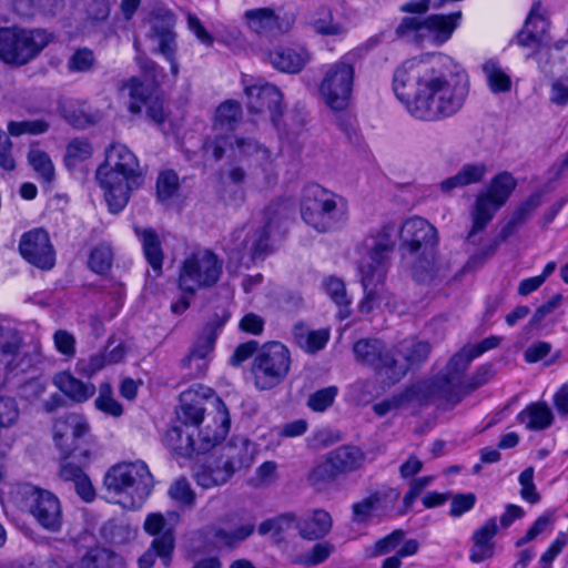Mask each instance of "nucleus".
Wrapping results in <instances>:
<instances>
[{
  "mask_svg": "<svg viewBox=\"0 0 568 568\" xmlns=\"http://www.w3.org/2000/svg\"><path fill=\"white\" fill-rule=\"evenodd\" d=\"M27 511L47 531L58 532L62 528L63 513L58 496L50 490L28 485L23 490Z\"/></svg>",
  "mask_w": 568,
  "mask_h": 568,
  "instance_id": "ddd939ff",
  "label": "nucleus"
},
{
  "mask_svg": "<svg viewBox=\"0 0 568 568\" xmlns=\"http://www.w3.org/2000/svg\"><path fill=\"white\" fill-rule=\"evenodd\" d=\"M51 40L52 34L44 29L2 27L0 60L8 65L22 67L36 59Z\"/></svg>",
  "mask_w": 568,
  "mask_h": 568,
  "instance_id": "423d86ee",
  "label": "nucleus"
},
{
  "mask_svg": "<svg viewBox=\"0 0 568 568\" xmlns=\"http://www.w3.org/2000/svg\"><path fill=\"white\" fill-rule=\"evenodd\" d=\"M23 345V338L19 331L0 325V354L14 357Z\"/></svg>",
  "mask_w": 568,
  "mask_h": 568,
  "instance_id": "680f3d73",
  "label": "nucleus"
},
{
  "mask_svg": "<svg viewBox=\"0 0 568 568\" xmlns=\"http://www.w3.org/2000/svg\"><path fill=\"white\" fill-rule=\"evenodd\" d=\"M326 455L338 476L362 469L366 462V454L355 445H342Z\"/></svg>",
  "mask_w": 568,
  "mask_h": 568,
  "instance_id": "bb28decb",
  "label": "nucleus"
},
{
  "mask_svg": "<svg viewBox=\"0 0 568 568\" xmlns=\"http://www.w3.org/2000/svg\"><path fill=\"white\" fill-rule=\"evenodd\" d=\"M334 550L335 547L329 541L317 542L311 549L298 556L294 560V564L314 567L326 561Z\"/></svg>",
  "mask_w": 568,
  "mask_h": 568,
  "instance_id": "3c124183",
  "label": "nucleus"
},
{
  "mask_svg": "<svg viewBox=\"0 0 568 568\" xmlns=\"http://www.w3.org/2000/svg\"><path fill=\"white\" fill-rule=\"evenodd\" d=\"M92 154V148L88 140L73 139L67 146L64 163L73 169L78 163L88 160Z\"/></svg>",
  "mask_w": 568,
  "mask_h": 568,
  "instance_id": "4d7b16f0",
  "label": "nucleus"
},
{
  "mask_svg": "<svg viewBox=\"0 0 568 568\" xmlns=\"http://www.w3.org/2000/svg\"><path fill=\"white\" fill-rule=\"evenodd\" d=\"M173 27L174 17L168 11L152 18L150 37L158 42L159 51L176 45Z\"/></svg>",
  "mask_w": 568,
  "mask_h": 568,
  "instance_id": "58836bf2",
  "label": "nucleus"
},
{
  "mask_svg": "<svg viewBox=\"0 0 568 568\" xmlns=\"http://www.w3.org/2000/svg\"><path fill=\"white\" fill-rule=\"evenodd\" d=\"M94 64V53L88 48L75 50L68 60V69L71 72H89L93 69Z\"/></svg>",
  "mask_w": 568,
  "mask_h": 568,
  "instance_id": "69168bd1",
  "label": "nucleus"
},
{
  "mask_svg": "<svg viewBox=\"0 0 568 568\" xmlns=\"http://www.w3.org/2000/svg\"><path fill=\"white\" fill-rule=\"evenodd\" d=\"M144 530L154 536L149 549L139 558L140 568H151L159 557L165 566H169L175 548L173 526L168 525V519L160 513L150 514L144 521Z\"/></svg>",
  "mask_w": 568,
  "mask_h": 568,
  "instance_id": "4468645a",
  "label": "nucleus"
},
{
  "mask_svg": "<svg viewBox=\"0 0 568 568\" xmlns=\"http://www.w3.org/2000/svg\"><path fill=\"white\" fill-rule=\"evenodd\" d=\"M412 257L410 274L414 281L419 284H438L450 273L449 262L436 258V251L418 253Z\"/></svg>",
  "mask_w": 568,
  "mask_h": 568,
  "instance_id": "aec40b11",
  "label": "nucleus"
},
{
  "mask_svg": "<svg viewBox=\"0 0 568 568\" xmlns=\"http://www.w3.org/2000/svg\"><path fill=\"white\" fill-rule=\"evenodd\" d=\"M486 174L487 165L484 162L467 163L455 175L442 181L439 189L444 193H450L454 189L481 182Z\"/></svg>",
  "mask_w": 568,
  "mask_h": 568,
  "instance_id": "2f4dec72",
  "label": "nucleus"
},
{
  "mask_svg": "<svg viewBox=\"0 0 568 568\" xmlns=\"http://www.w3.org/2000/svg\"><path fill=\"white\" fill-rule=\"evenodd\" d=\"M19 250L24 260L39 268L50 270L54 265V251L49 234L43 230L24 233Z\"/></svg>",
  "mask_w": 568,
  "mask_h": 568,
  "instance_id": "f3484780",
  "label": "nucleus"
},
{
  "mask_svg": "<svg viewBox=\"0 0 568 568\" xmlns=\"http://www.w3.org/2000/svg\"><path fill=\"white\" fill-rule=\"evenodd\" d=\"M231 149L237 150L240 155L255 156L260 161L270 159V151L264 145L260 144L253 138L235 136L234 143L230 144Z\"/></svg>",
  "mask_w": 568,
  "mask_h": 568,
  "instance_id": "6e6d98bb",
  "label": "nucleus"
},
{
  "mask_svg": "<svg viewBox=\"0 0 568 568\" xmlns=\"http://www.w3.org/2000/svg\"><path fill=\"white\" fill-rule=\"evenodd\" d=\"M520 423L526 424L530 430H542L548 428L554 422V414L544 402L530 404L517 416Z\"/></svg>",
  "mask_w": 568,
  "mask_h": 568,
  "instance_id": "4c0bfd02",
  "label": "nucleus"
},
{
  "mask_svg": "<svg viewBox=\"0 0 568 568\" xmlns=\"http://www.w3.org/2000/svg\"><path fill=\"white\" fill-rule=\"evenodd\" d=\"M355 70L346 60L331 64L320 83L318 91L324 103L333 111L345 110L351 101Z\"/></svg>",
  "mask_w": 568,
  "mask_h": 568,
  "instance_id": "f8f14e48",
  "label": "nucleus"
},
{
  "mask_svg": "<svg viewBox=\"0 0 568 568\" xmlns=\"http://www.w3.org/2000/svg\"><path fill=\"white\" fill-rule=\"evenodd\" d=\"M324 290L331 300L339 307L338 316L341 320L348 317L351 300L346 293L344 282L335 276L327 277L323 282Z\"/></svg>",
  "mask_w": 568,
  "mask_h": 568,
  "instance_id": "c03bdc74",
  "label": "nucleus"
},
{
  "mask_svg": "<svg viewBox=\"0 0 568 568\" xmlns=\"http://www.w3.org/2000/svg\"><path fill=\"white\" fill-rule=\"evenodd\" d=\"M291 363V353L284 344L265 343L255 355L251 367L255 386L266 390L280 385L287 376Z\"/></svg>",
  "mask_w": 568,
  "mask_h": 568,
  "instance_id": "1a4fd4ad",
  "label": "nucleus"
},
{
  "mask_svg": "<svg viewBox=\"0 0 568 568\" xmlns=\"http://www.w3.org/2000/svg\"><path fill=\"white\" fill-rule=\"evenodd\" d=\"M425 386H419L418 383L407 387L405 390L399 393L398 395H394L390 399L383 400L373 406V410L378 416H384L392 409L398 408L407 403H417L419 405H424L427 402L424 395Z\"/></svg>",
  "mask_w": 568,
  "mask_h": 568,
  "instance_id": "e433bc0d",
  "label": "nucleus"
},
{
  "mask_svg": "<svg viewBox=\"0 0 568 568\" xmlns=\"http://www.w3.org/2000/svg\"><path fill=\"white\" fill-rule=\"evenodd\" d=\"M257 453L255 444L245 436H233L220 450V457L235 474L248 469Z\"/></svg>",
  "mask_w": 568,
  "mask_h": 568,
  "instance_id": "4be33fe9",
  "label": "nucleus"
},
{
  "mask_svg": "<svg viewBox=\"0 0 568 568\" xmlns=\"http://www.w3.org/2000/svg\"><path fill=\"white\" fill-rule=\"evenodd\" d=\"M53 438L64 459L89 463L92 449L90 425L83 415L69 413L58 418Z\"/></svg>",
  "mask_w": 568,
  "mask_h": 568,
  "instance_id": "6e6552de",
  "label": "nucleus"
},
{
  "mask_svg": "<svg viewBox=\"0 0 568 568\" xmlns=\"http://www.w3.org/2000/svg\"><path fill=\"white\" fill-rule=\"evenodd\" d=\"M243 19L252 32L266 38L283 36L291 27L288 21L270 7L246 10Z\"/></svg>",
  "mask_w": 568,
  "mask_h": 568,
  "instance_id": "6ab92c4d",
  "label": "nucleus"
},
{
  "mask_svg": "<svg viewBox=\"0 0 568 568\" xmlns=\"http://www.w3.org/2000/svg\"><path fill=\"white\" fill-rule=\"evenodd\" d=\"M539 4L532 7L524 28L517 34L519 45L536 49L544 41L548 30V21L539 13Z\"/></svg>",
  "mask_w": 568,
  "mask_h": 568,
  "instance_id": "cd10ccee",
  "label": "nucleus"
},
{
  "mask_svg": "<svg viewBox=\"0 0 568 568\" xmlns=\"http://www.w3.org/2000/svg\"><path fill=\"white\" fill-rule=\"evenodd\" d=\"M301 216L320 233L336 231L346 221L342 201H337L333 192L315 183L306 185L302 191Z\"/></svg>",
  "mask_w": 568,
  "mask_h": 568,
  "instance_id": "39448f33",
  "label": "nucleus"
},
{
  "mask_svg": "<svg viewBox=\"0 0 568 568\" xmlns=\"http://www.w3.org/2000/svg\"><path fill=\"white\" fill-rule=\"evenodd\" d=\"M271 231V227H266V225H264L247 236L245 243L253 260L261 258L270 252L268 239Z\"/></svg>",
  "mask_w": 568,
  "mask_h": 568,
  "instance_id": "bf43d9fd",
  "label": "nucleus"
},
{
  "mask_svg": "<svg viewBox=\"0 0 568 568\" xmlns=\"http://www.w3.org/2000/svg\"><path fill=\"white\" fill-rule=\"evenodd\" d=\"M50 125L44 120H26V121H10L8 123V132L12 136H20L22 134H42L49 130Z\"/></svg>",
  "mask_w": 568,
  "mask_h": 568,
  "instance_id": "e2e57ef3",
  "label": "nucleus"
},
{
  "mask_svg": "<svg viewBox=\"0 0 568 568\" xmlns=\"http://www.w3.org/2000/svg\"><path fill=\"white\" fill-rule=\"evenodd\" d=\"M95 179L104 192L110 212L114 214L126 206L131 192L144 181L136 156L121 143H113L106 149L105 160L98 168Z\"/></svg>",
  "mask_w": 568,
  "mask_h": 568,
  "instance_id": "f03ea898",
  "label": "nucleus"
},
{
  "mask_svg": "<svg viewBox=\"0 0 568 568\" xmlns=\"http://www.w3.org/2000/svg\"><path fill=\"white\" fill-rule=\"evenodd\" d=\"M393 351L394 356L403 358L402 363L397 361V366H404L406 375L410 368L420 366L428 358L432 345L426 341L409 338L399 342Z\"/></svg>",
  "mask_w": 568,
  "mask_h": 568,
  "instance_id": "c85d7f7f",
  "label": "nucleus"
},
{
  "mask_svg": "<svg viewBox=\"0 0 568 568\" xmlns=\"http://www.w3.org/2000/svg\"><path fill=\"white\" fill-rule=\"evenodd\" d=\"M337 477V471L333 468V464L329 463V458L326 456L324 462L311 469L307 480L311 486L321 488L326 484L333 483Z\"/></svg>",
  "mask_w": 568,
  "mask_h": 568,
  "instance_id": "052dcab7",
  "label": "nucleus"
},
{
  "mask_svg": "<svg viewBox=\"0 0 568 568\" xmlns=\"http://www.w3.org/2000/svg\"><path fill=\"white\" fill-rule=\"evenodd\" d=\"M541 202L542 193L540 191L530 194L523 201L500 230V240L506 241L520 225L526 223L531 214L541 205Z\"/></svg>",
  "mask_w": 568,
  "mask_h": 568,
  "instance_id": "72a5a7b5",
  "label": "nucleus"
},
{
  "mask_svg": "<svg viewBox=\"0 0 568 568\" xmlns=\"http://www.w3.org/2000/svg\"><path fill=\"white\" fill-rule=\"evenodd\" d=\"M164 444L180 457L190 458L194 454H201L199 440H195L193 433H189L183 425L172 426L165 433Z\"/></svg>",
  "mask_w": 568,
  "mask_h": 568,
  "instance_id": "473e14b6",
  "label": "nucleus"
},
{
  "mask_svg": "<svg viewBox=\"0 0 568 568\" xmlns=\"http://www.w3.org/2000/svg\"><path fill=\"white\" fill-rule=\"evenodd\" d=\"M241 116L242 109L239 102L234 100L224 101L216 109L214 129L233 130L235 124L240 122Z\"/></svg>",
  "mask_w": 568,
  "mask_h": 568,
  "instance_id": "49530a36",
  "label": "nucleus"
},
{
  "mask_svg": "<svg viewBox=\"0 0 568 568\" xmlns=\"http://www.w3.org/2000/svg\"><path fill=\"white\" fill-rule=\"evenodd\" d=\"M179 190V176L172 171H163L156 180V194L160 201L171 199Z\"/></svg>",
  "mask_w": 568,
  "mask_h": 568,
  "instance_id": "0e129e2a",
  "label": "nucleus"
},
{
  "mask_svg": "<svg viewBox=\"0 0 568 568\" xmlns=\"http://www.w3.org/2000/svg\"><path fill=\"white\" fill-rule=\"evenodd\" d=\"M517 183L513 175L508 172H503L497 174L490 181L486 193L491 196L497 202V204L503 206L511 195Z\"/></svg>",
  "mask_w": 568,
  "mask_h": 568,
  "instance_id": "de8ad7c7",
  "label": "nucleus"
},
{
  "mask_svg": "<svg viewBox=\"0 0 568 568\" xmlns=\"http://www.w3.org/2000/svg\"><path fill=\"white\" fill-rule=\"evenodd\" d=\"M222 266V261L209 250L192 253L180 267L179 287L192 295L201 288L212 287L220 280Z\"/></svg>",
  "mask_w": 568,
  "mask_h": 568,
  "instance_id": "9d476101",
  "label": "nucleus"
},
{
  "mask_svg": "<svg viewBox=\"0 0 568 568\" xmlns=\"http://www.w3.org/2000/svg\"><path fill=\"white\" fill-rule=\"evenodd\" d=\"M223 326V321L215 317L209 321L197 337L190 354L182 361L183 366L192 368L195 364V375H201L206 368V356L213 351L217 332Z\"/></svg>",
  "mask_w": 568,
  "mask_h": 568,
  "instance_id": "412c9836",
  "label": "nucleus"
},
{
  "mask_svg": "<svg viewBox=\"0 0 568 568\" xmlns=\"http://www.w3.org/2000/svg\"><path fill=\"white\" fill-rule=\"evenodd\" d=\"M28 161L44 182L49 183L54 179L53 163L44 151L31 149L28 153Z\"/></svg>",
  "mask_w": 568,
  "mask_h": 568,
  "instance_id": "5fc2aeb1",
  "label": "nucleus"
},
{
  "mask_svg": "<svg viewBox=\"0 0 568 568\" xmlns=\"http://www.w3.org/2000/svg\"><path fill=\"white\" fill-rule=\"evenodd\" d=\"M122 90H128L131 99L129 110L133 114H139L142 111V105L151 99L148 88L136 78H132L123 84Z\"/></svg>",
  "mask_w": 568,
  "mask_h": 568,
  "instance_id": "864d4df0",
  "label": "nucleus"
},
{
  "mask_svg": "<svg viewBox=\"0 0 568 568\" xmlns=\"http://www.w3.org/2000/svg\"><path fill=\"white\" fill-rule=\"evenodd\" d=\"M77 565L78 568H124L123 559L119 555L101 547L90 549Z\"/></svg>",
  "mask_w": 568,
  "mask_h": 568,
  "instance_id": "ea45409f",
  "label": "nucleus"
},
{
  "mask_svg": "<svg viewBox=\"0 0 568 568\" xmlns=\"http://www.w3.org/2000/svg\"><path fill=\"white\" fill-rule=\"evenodd\" d=\"M474 358L469 349L464 346L449 358L439 375L430 381L418 382L419 386H425L423 393L427 402L438 399L450 405L460 403L465 397L464 373Z\"/></svg>",
  "mask_w": 568,
  "mask_h": 568,
  "instance_id": "0eeeda50",
  "label": "nucleus"
},
{
  "mask_svg": "<svg viewBox=\"0 0 568 568\" xmlns=\"http://www.w3.org/2000/svg\"><path fill=\"white\" fill-rule=\"evenodd\" d=\"M353 352L356 361L373 368L376 375L384 377L387 386L395 385L405 377V367L397 366L393 348L381 339H359L354 344Z\"/></svg>",
  "mask_w": 568,
  "mask_h": 568,
  "instance_id": "9b49d317",
  "label": "nucleus"
},
{
  "mask_svg": "<svg viewBox=\"0 0 568 568\" xmlns=\"http://www.w3.org/2000/svg\"><path fill=\"white\" fill-rule=\"evenodd\" d=\"M500 207L501 205L497 204L486 192L480 193L477 195L471 211V220L476 222L478 227L487 226Z\"/></svg>",
  "mask_w": 568,
  "mask_h": 568,
  "instance_id": "09e8293b",
  "label": "nucleus"
},
{
  "mask_svg": "<svg viewBox=\"0 0 568 568\" xmlns=\"http://www.w3.org/2000/svg\"><path fill=\"white\" fill-rule=\"evenodd\" d=\"M225 462L219 456L204 463L195 474L196 484L205 489L225 485L234 476Z\"/></svg>",
  "mask_w": 568,
  "mask_h": 568,
  "instance_id": "c756f323",
  "label": "nucleus"
},
{
  "mask_svg": "<svg viewBox=\"0 0 568 568\" xmlns=\"http://www.w3.org/2000/svg\"><path fill=\"white\" fill-rule=\"evenodd\" d=\"M103 484L123 508L138 509L152 491L153 476L144 462H124L106 471Z\"/></svg>",
  "mask_w": 568,
  "mask_h": 568,
  "instance_id": "7ed1b4c3",
  "label": "nucleus"
},
{
  "mask_svg": "<svg viewBox=\"0 0 568 568\" xmlns=\"http://www.w3.org/2000/svg\"><path fill=\"white\" fill-rule=\"evenodd\" d=\"M254 531L255 525L252 521L243 523L233 529L214 527L213 539L220 547L235 548L252 536Z\"/></svg>",
  "mask_w": 568,
  "mask_h": 568,
  "instance_id": "a19ab883",
  "label": "nucleus"
},
{
  "mask_svg": "<svg viewBox=\"0 0 568 568\" xmlns=\"http://www.w3.org/2000/svg\"><path fill=\"white\" fill-rule=\"evenodd\" d=\"M136 234L141 236L143 244V252L152 266L153 271L160 273L163 264V252L158 234L152 229H146L140 232L135 230Z\"/></svg>",
  "mask_w": 568,
  "mask_h": 568,
  "instance_id": "37998d69",
  "label": "nucleus"
},
{
  "mask_svg": "<svg viewBox=\"0 0 568 568\" xmlns=\"http://www.w3.org/2000/svg\"><path fill=\"white\" fill-rule=\"evenodd\" d=\"M247 109L251 113H270L274 124L283 113V94L277 87L271 83H255L245 89Z\"/></svg>",
  "mask_w": 568,
  "mask_h": 568,
  "instance_id": "a211bd4d",
  "label": "nucleus"
},
{
  "mask_svg": "<svg viewBox=\"0 0 568 568\" xmlns=\"http://www.w3.org/2000/svg\"><path fill=\"white\" fill-rule=\"evenodd\" d=\"M337 395V387L328 386L310 395L307 406L314 412H324L333 403Z\"/></svg>",
  "mask_w": 568,
  "mask_h": 568,
  "instance_id": "774afa93",
  "label": "nucleus"
},
{
  "mask_svg": "<svg viewBox=\"0 0 568 568\" xmlns=\"http://www.w3.org/2000/svg\"><path fill=\"white\" fill-rule=\"evenodd\" d=\"M210 398L192 389L180 395V405L176 408L179 422L186 428L200 427L206 416L205 404Z\"/></svg>",
  "mask_w": 568,
  "mask_h": 568,
  "instance_id": "5701e85b",
  "label": "nucleus"
},
{
  "mask_svg": "<svg viewBox=\"0 0 568 568\" xmlns=\"http://www.w3.org/2000/svg\"><path fill=\"white\" fill-rule=\"evenodd\" d=\"M333 527L332 516L324 509H313L296 521V529L305 540H318L329 534Z\"/></svg>",
  "mask_w": 568,
  "mask_h": 568,
  "instance_id": "a878e982",
  "label": "nucleus"
},
{
  "mask_svg": "<svg viewBox=\"0 0 568 568\" xmlns=\"http://www.w3.org/2000/svg\"><path fill=\"white\" fill-rule=\"evenodd\" d=\"M292 334L295 343L311 354L324 348L329 339L327 329L312 331L304 323H296L293 326Z\"/></svg>",
  "mask_w": 568,
  "mask_h": 568,
  "instance_id": "f704fd0d",
  "label": "nucleus"
},
{
  "mask_svg": "<svg viewBox=\"0 0 568 568\" xmlns=\"http://www.w3.org/2000/svg\"><path fill=\"white\" fill-rule=\"evenodd\" d=\"M393 89L409 113L435 121L457 113L469 91L466 71L444 54L413 58L394 72Z\"/></svg>",
  "mask_w": 568,
  "mask_h": 568,
  "instance_id": "f257e3e1",
  "label": "nucleus"
},
{
  "mask_svg": "<svg viewBox=\"0 0 568 568\" xmlns=\"http://www.w3.org/2000/svg\"><path fill=\"white\" fill-rule=\"evenodd\" d=\"M481 71L486 78L488 88L493 93H505L511 89V79L503 70L498 61L487 60L481 65Z\"/></svg>",
  "mask_w": 568,
  "mask_h": 568,
  "instance_id": "79ce46f5",
  "label": "nucleus"
},
{
  "mask_svg": "<svg viewBox=\"0 0 568 568\" xmlns=\"http://www.w3.org/2000/svg\"><path fill=\"white\" fill-rule=\"evenodd\" d=\"M214 413L206 414L203 426L197 427L200 453H206L221 443L227 435L231 426L229 410L220 397L212 400Z\"/></svg>",
  "mask_w": 568,
  "mask_h": 568,
  "instance_id": "dca6fc26",
  "label": "nucleus"
},
{
  "mask_svg": "<svg viewBox=\"0 0 568 568\" xmlns=\"http://www.w3.org/2000/svg\"><path fill=\"white\" fill-rule=\"evenodd\" d=\"M397 226L395 222H387L372 237L369 256L372 262L359 267L361 282L364 291V298L359 303L362 313H369L379 302L386 278L384 262L395 247V234Z\"/></svg>",
  "mask_w": 568,
  "mask_h": 568,
  "instance_id": "20e7f679",
  "label": "nucleus"
},
{
  "mask_svg": "<svg viewBox=\"0 0 568 568\" xmlns=\"http://www.w3.org/2000/svg\"><path fill=\"white\" fill-rule=\"evenodd\" d=\"M113 262V251L110 244L101 243L90 253L88 265L97 274L106 273Z\"/></svg>",
  "mask_w": 568,
  "mask_h": 568,
  "instance_id": "603ef678",
  "label": "nucleus"
},
{
  "mask_svg": "<svg viewBox=\"0 0 568 568\" xmlns=\"http://www.w3.org/2000/svg\"><path fill=\"white\" fill-rule=\"evenodd\" d=\"M381 499V494L378 491H374L367 497L354 503L352 505V523L367 526L373 518Z\"/></svg>",
  "mask_w": 568,
  "mask_h": 568,
  "instance_id": "a18cd8bd",
  "label": "nucleus"
},
{
  "mask_svg": "<svg viewBox=\"0 0 568 568\" xmlns=\"http://www.w3.org/2000/svg\"><path fill=\"white\" fill-rule=\"evenodd\" d=\"M462 19V11L449 14L435 13L424 18L426 38H430L437 45L446 43L459 27Z\"/></svg>",
  "mask_w": 568,
  "mask_h": 568,
  "instance_id": "b1692460",
  "label": "nucleus"
},
{
  "mask_svg": "<svg viewBox=\"0 0 568 568\" xmlns=\"http://www.w3.org/2000/svg\"><path fill=\"white\" fill-rule=\"evenodd\" d=\"M54 384L64 395L78 403L85 402L95 393L93 384L83 383L68 372L57 374Z\"/></svg>",
  "mask_w": 568,
  "mask_h": 568,
  "instance_id": "c9c22d12",
  "label": "nucleus"
},
{
  "mask_svg": "<svg viewBox=\"0 0 568 568\" xmlns=\"http://www.w3.org/2000/svg\"><path fill=\"white\" fill-rule=\"evenodd\" d=\"M399 237L404 256L436 251L438 245L437 230L419 216L410 217L402 224Z\"/></svg>",
  "mask_w": 568,
  "mask_h": 568,
  "instance_id": "2eb2a0df",
  "label": "nucleus"
},
{
  "mask_svg": "<svg viewBox=\"0 0 568 568\" xmlns=\"http://www.w3.org/2000/svg\"><path fill=\"white\" fill-rule=\"evenodd\" d=\"M496 518H489L485 524L473 534V548L469 559L473 562H481L494 555L493 538L497 534Z\"/></svg>",
  "mask_w": 568,
  "mask_h": 568,
  "instance_id": "7c9ffc66",
  "label": "nucleus"
},
{
  "mask_svg": "<svg viewBox=\"0 0 568 568\" xmlns=\"http://www.w3.org/2000/svg\"><path fill=\"white\" fill-rule=\"evenodd\" d=\"M169 496L184 507H192L195 501V494L185 478H180L171 485Z\"/></svg>",
  "mask_w": 568,
  "mask_h": 568,
  "instance_id": "338daca9",
  "label": "nucleus"
},
{
  "mask_svg": "<svg viewBox=\"0 0 568 568\" xmlns=\"http://www.w3.org/2000/svg\"><path fill=\"white\" fill-rule=\"evenodd\" d=\"M94 404L97 409L112 417H120L123 414V407L114 399L109 384L100 385L99 396L95 398Z\"/></svg>",
  "mask_w": 568,
  "mask_h": 568,
  "instance_id": "13d9d810",
  "label": "nucleus"
},
{
  "mask_svg": "<svg viewBox=\"0 0 568 568\" xmlns=\"http://www.w3.org/2000/svg\"><path fill=\"white\" fill-rule=\"evenodd\" d=\"M267 59L276 70L295 74L310 62L311 55L304 48L278 47L268 52Z\"/></svg>",
  "mask_w": 568,
  "mask_h": 568,
  "instance_id": "393cba45",
  "label": "nucleus"
},
{
  "mask_svg": "<svg viewBox=\"0 0 568 568\" xmlns=\"http://www.w3.org/2000/svg\"><path fill=\"white\" fill-rule=\"evenodd\" d=\"M395 33L400 39L410 43L419 44L426 39L424 19L417 17H404L396 27Z\"/></svg>",
  "mask_w": 568,
  "mask_h": 568,
  "instance_id": "8fccbe9b",
  "label": "nucleus"
}]
</instances>
